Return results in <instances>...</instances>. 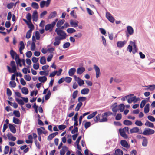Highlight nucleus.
Returning <instances> with one entry per match:
<instances>
[{"mask_svg": "<svg viewBox=\"0 0 155 155\" xmlns=\"http://www.w3.org/2000/svg\"><path fill=\"white\" fill-rule=\"evenodd\" d=\"M91 111H89L88 112H86L82 114V115L80 116L79 118V126L81 125L82 123V119L84 117L87 115H89L87 117V119L89 120L92 119L93 118L95 117L96 115L97 114L98 112L97 111H95L93 112L91 114H90Z\"/></svg>", "mask_w": 155, "mask_h": 155, "instance_id": "obj_1", "label": "nucleus"}, {"mask_svg": "<svg viewBox=\"0 0 155 155\" xmlns=\"http://www.w3.org/2000/svg\"><path fill=\"white\" fill-rule=\"evenodd\" d=\"M58 20V18H56L51 23H48L46 24L45 25V31H48L49 32H52Z\"/></svg>", "mask_w": 155, "mask_h": 155, "instance_id": "obj_2", "label": "nucleus"}, {"mask_svg": "<svg viewBox=\"0 0 155 155\" xmlns=\"http://www.w3.org/2000/svg\"><path fill=\"white\" fill-rule=\"evenodd\" d=\"M10 65L12 68V69L9 66H7V68L8 71L10 73H15L17 71L16 67L15 61H11Z\"/></svg>", "mask_w": 155, "mask_h": 155, "instance_id": "obj_3", "label": "nucleus"}, {"mask_svg": "<svg viewBox=\"0 0 155 155\" xmlns=\"http://www.w3.org/2000/svg\"><path fill=\"white\" fill-rule=\"evenodd\" d=\"M127 29L125 31L126 35V36L127 38V40L130 35H132L134 34V30L131 26L128 25L127 27Z\"/></svg>", "mask_w": 155, "mask_h": 155, "instance_id": "obj_4", "label": "nucleus"}, {"mask_svg": "<svg viewBox=\"0 0 155 155\" xmlns=\"http://www.w3.org/2000/svg\"><path fill=\"white\" fill-rule=\"evenodd\" d=\"M10 54L13 59L15 58V59L16 64H19L20 59L19 55L17 54L13 50H11L10 51Z\"/></svg>", "mask_w": 155, "mask_h": 155, "instance_id": "obj_5", "label": "nucleus"}, {"mask_svg": "<svg viewBox=\"0 0 155 155\" xmlns=\"http://www.w3.org/2000/svg\"><path fill=\"white\" fill-rule=\"evenodd\" d=\"M155 132L154 130L149 128H145L143 131V133L145 136H148L153 134Z\"/></svg>", "mask_w": 155, "mask_h": 155, "instance_id": "obj_6", "label": "nucleus"}, {"mask_svg": "<svg viewBox=\"0 0 155 155\" xmlns=\"http://www.w3.org/2000/svg\"><path fill=\"white\" fill-rule=\"evenodd\" d=\"M55 32L59 36H67L66 33L63 30L60 29L58 28H56Z\"/></svg>", "mask_w": 155, "mask_h": 155, "instance_id": "obj_7", "label": "nucleus"}, {"mask_svg": "<svg viewBox=\"0 0 155 155\" xmlns=\"http://www.w3.org/2000/svg\"><path fill=\"white\" fill-rule=\"evenodd\" d=\"M106 17L108 21L112 23L115 21V19L112 15L109 12H107L106 14Z\"/></svg>", "mask_w": 155, "mask_h": 155, "instance_id": "obj_8", "label": "nucleus"}, {"mask_svg": "<svg viewBox=\"0 0 155 155\" xmlns=\"http://www.w3.org/2000/svg\"><path fill=\"white\" fill-rule=\"evenodd\" d=\"M81 66L79 67L77 69V73L78 74L81 75L85 71V68L83 67V64L81 63L80 64Z\"/></svg>", "mask_w": 155, "mask_h": 155, "instance_id": "obj_9", "label": "nucleus"}, {"mask_svg": "<svg viewBox=\"0 0 155 155\" xmlns=\"http://www.w3.org/2000/svg\"><path fill=\"white\" fill-rule=\"evenodd\" d=\"M93 66L96 72V77L97 78L100 77L101 74L100 69L99 67L96 64H94Z\"/></svg>", "mask_w": 155, "mask_h": 155, "instance_id": "obj_10", "label": "nucleus"}, {"mask_svg": "<svg viewBox=\"0 0 155 155\" xmlns=\"http://www.w3.org/2000/svg\"><path fill=\"white\" fill-rule=\"evenodd\" d=\"M50 3V2H47V0H41L40 3V7L41 8H43L45 6L46 7H48L49 6Z\"/></svg>", "mask_w": 155, "mask_h": 155, "instance_id": "obj_11", "label": "nucleus"}, {"mask_svg": "<svg viewBox=\"0 0 155 155\" xmlns=\"http://www.w3.org/2000/svg\"><path fill=\"white\" fill-rule=\"evenodd\" d=\"M78 21L76 20L71 19L70 20V25L72 27L76 28L78 26Z\"/></svg>", "mask_w": 155, "mask_h": 155, "instance_id": "obj_12", "label": "nucleus"}, {"mask_svg": "<svg viewBox=\"0 0 155 155\" xmlns=\"http://www.w3.org/2000/svg\"><path fill=\"white\" fill-rule=\"evenodd\" d=\"M120 143L122 147L126 148L127 149L129 148L130 147V145L125 140H121L120 142Z\"/></svg>", "mask_w": 155, "mask_h": 155, "instance_id": "obj_13", "label": "nucleus"}, {"mask_svg": "<svg viewBox=\"0 0 155 155\" xmlns=\"http://www.w3.org/2000/svg\"><path fill=\"white\" fill-rule=\"evenodd\" d=\"M93 124L94 123L92 124V125H93ZM91 125V122L87 121L86 120H84L82 122V126H84L86 129H88Z\"/></svg>", "mask_w": 155, "mask_h": 155, "instance_id": "obj_14", "label": "nucleus"}, {"mask_svg": "<svg viewBox=\"0 0 155 155\" xmlns=\"http://www.w3.org/2000/svg\"><path fill=\"white\" fill-rule=\"evenodd\" d=\"M127 40L123 41H118L117 43V47L119 48L123 47L127 43Z\"/></svg>", "mask_w": 155, "mask_h": 155, "instance_id": "obj_15", "label": "nucleus"}, {"mask_svg": "<svg viewBox=\"0 0 155 155\" xmlns=\"http://www.w3.org/2000/svg\"><path fill=\"white\" fill-rule=\"evenodd\" d=\"M68 149V148L66 145L63 146L60 151V155H64Z\"/></svg>", "mask_w": 155, "mask_h": 155, "instance_id": "obj_16", "label": "nucleus"}, {"mask_svg": "<svg viewBox=\"0 0 155 155\" xmlns=\"http://www.w3.org/2000/svg\"><path fill=\"white\" fill-rule=\"evenodd\" d=\"M114 155H123L124 152L120 149L117 148L114 150Z\"/></svg>", "mask_w": 155, "mask_h": 155, "instance_id": "obj_17", "label": "nucleus"}, {"mask_svg": "<svg viewBox=\"0 0 155 155\" xmlns=\"http://www.w3.org/2000/svg\"><path fill=\"white\" fill-rule=\"evenodd\" d=\"M145 125L151 128H155V127L154 125V124L150 122L148 120H147L145 124Z\"/></svg>", "mask_w": 155, "mask_h": 155, "instance_id": "obj_18", "label": "nucleus"}, {"mask_svg": "<svg viewBox=\"0 0 155 155\" xmlns=\"http://www.w3.org/2000/svg\"><path fill=\"white\" fill-rule=\"evenodd\" d=\"M33 21H37L38 20V13L36 10H35L32 14Z\"/></svg>", "mask_w": 155, "mask_h": 155, "instance_id": "obj_19", "label": "nucleus"}, {"mask_svg": "<svg viewBox=\"0 0 155 155\" xmlns=\"http://www.w3.org/2000/svg\"><path fill=\"white\" fill-rule=\"evenodd\" d=\"M140 130L139 128L137 127H136L132 128L130 129V132L131 134L133 133H139Z\"/></svg>", "mask_w": 155, "mask_h": 155, "instance_id": "obj_20", "label": "nucleus"}, {"mask_svg": "<svg viewBox=\"0 0 155 155\" xmlns=\"http://www.w3.org/2000/svg\"><path fill=\"white\" fill-rule=\"evenodd\" d=\"M76 71V68H70L68 71V74L70 76H73Z\"/></svg>", "mask_w": 155, "mask_h": 155, "instance_id": "obj_21", "label": "nucleus"}, {"mask_svg": "<svg viewBox=\"0 0 155 155\" xmlns=\"http://www.w3.org/2000/svg\"><path fill=\"white\" fill-rule=\"evenodd\" d=\"M104 114V113L102 114L101 116L102 118L100 120V122H104L107 121L108 120V117L106 116Z\"/></svg>", "mask_w": 155, "mask_h": 155, "instance_id": "obj_22", "label": "nucleus"}, {"mask_svg": "<svg viewBox=\"0 0 155 155\" xmlns=\"http://www.w3.org/2000/svg\"><path fill=\"white\" fill-rule=\"evenodd\" d=\"M131 45H132V47H133V50L136 51L137 52V51L138 50V48H137V46L136 45V43L135 42H133L131 41L130 42V44Z\"/></svg>", "mask_w": 155, "mask_h": 155, "instance_id": "obj_23", "label": "nucleus"}, {"mask_svg": "<svg viewBox=\"0 0 155 155\" xmlns=\"http://www.w3.org/2000/svg\"><path fill=\"white\" fill-rule=\"evenodd\" d=\"M117 107L118 110L121 112H123L125 108V105L123 103H121L120 104L118 105Z\"/></svg>", "mask_w": 155, "mask_h": 155, "instance_id": "obj_24", "label": "nucleus"}, {"mask_svg": "<svg viewBox=\"0 0 155 155\" xmlns=\"http://www.w3.org/2000/svg\"><path fill=\"white\" fill-rule=\"evenodd\" d=\"M90 91V90L88 88L82 89L81 91V94L82 95H86L88 94Z\"/></svg>", "mask_w": 155, "mask_h": 155, "instance_id": "obj_25", "label": "nucleus"}, {"mask_svg": "<svg viewBox=\"0 0 155 155\" xmlns=\"http://www.w3.org/2000/svg\"><path fill=\"white\" fill-rule=\"evenodd\" d=\"M133 49V47L132 45H129L127 48V50L129 52L131 53L132 52V53L133 54H135V53L136 52H137L136 51H134V50H132Z\"/></svg>", "mask_w": 155, "mask_h": 155, "instance_id": "obj_26", "label": "nucleus"}, {"mask_svg": "<svg viewBox=\"0 0 155 155\" xmlns=\"http://www.w3.org/2000/svg\"><path fill=\"white\" fill-rule=\"evenodd\" d=\"M65 21L64 19H60L58 20L57 22L56 26L57 28H59L65 22Z\"/></svg>", "mask_w": 155, "mask_h": 155, "instance_id": "obj_27", "label": "nucleus"}, {"mask_svg": "<svg viewBox=\"0 0 155 155\" xmlns=\"http://www.w3.org/2000/svg\"><path fill=\"white\" fill-rule=\"evenodd\" d=\"M7 135L9 140L15 141L16 140V137L13 136L10 133H8Z\"/></svg>", "mask_w": 155, "mask_h": 155, "instance_id": "obj_28", "label": "nucleus"}, {"mask_svg": "<svg viewBox=\"0 0 155 155\" xmlns=\"http://www.w3.org/2000/svg\"><path fill=\"white\" fill-rule=\"evenodd\" d=\"M129 128L128 127H124L123 128H120L119 129V132H127L128 134H129Z\"/></svg>", "mask_w": 155, "mask_h": 155, "instance_id": "obj_29", "label": "nucleus"}, {"mask_svg": "<svg viewBox=\"0 0 155 155\" xmlns=\"http://www.w3.org/2000/svg\"><path fill=\"white\" fill-rule=\"evenodd\" d=\"M40 62V64L42 65H44L46 64V59L45 56H42L41 57Z\"/></svg>", "mask_w": 155, "mask_h": 155, "instance_id": "obj_30", "label": "nucleus"}, {"mask_svg": "<svg viewBox=\"0 0 155 155\" xmlns=\"http://www.w3.org/2000/svg\"><path fill=\"white\" fill-rule=\"evenodd\" d=\"M57 15V12L54 11L51 12L50 15L48 16V18L50 19L55 17Z\"/></svg>", "mask_w": 155, "mask_h": 155, "instance_id": "obj_31", "label": "nucleus"}, {"mask_svg": "<svg viewBox=\"0 0 155 155\" xmlns=\"http://www.w3.org/2000/svg\"><path fill=\"white\" fill-rule=\"evenodd\" d=\"M123 124L125 125L130 126L132 124V122L131 120L127 119H125L123 121Z\"/></svg>", "mask_w": 155, "mask_h": 155, "instance_id": "obj_32", "label": "nucleus"}, {"mask_svg": "<svg viewBox=\"0 0 155 155\" xmlns=\"http://www.w3.org/2000/svg\"><path fill=\"white\" fill-rule=\"evenodd\" d=\"M8 125L11 131L13 133H15L16 132V130L15 127L11 124H9Z\"/></svg>", "mask_w": 155, "mask_h": 155, "instance_id": "obj_33", "label": "nucleus"}, {"mask_svg": "<svg viewBox=\"0 0 155 155\" xmlns=\"http://www.w3.org/2000/svg\"><path fill=\"white\" fill-rule=\"evenodd\" d=\"M87 99V97L84 96H80L78 98V101L81 104H83L82 102L84 101Z\"/></svg>", "mask_w": 155, "mask_h": 155, "instance_id": "obj_34", "label": "nucleus"}, {"mask_svg": "<svg viewBox=\"0 0 155 155\" xmlns=\"http://www.w3.org/2000/svg\"><path fill=\"white\" fill-rule=\"evenodd\" d=\"M47 80V78L45 76H39V82L44 83H45Z\"/></svg>", "mask_w": 155, "mask_h": 155, "instance_id": "obj_35", "label": "nucleus"}, {"mask_svg": "<svg viewBox=\"0 0 155 155\" xmlns=\"http://www.w3.org/2000/svg\"><path fill=\"white\" fill-rule=\"evenodd\" d=\"M78 94V91L76 90L72 93V95L71 94V97H72L74 100H75L77 97Z\"/></svg>", "mask_w": 155, "mask_h": 155, "instance_id": "obj_36", "label": "nucleus"}, {"mask_svg": "<svg viewBox=\"0 0 155 155\" xmlns=\"http://www.w3.org/2000/svg\"><path fill=\"white\" fill-rule=\"evenodd\" d=\"M77 82L80 86H81L84 84V81L81 79L79 77L78 78Z\"/></svg>", "mask_w": 155, "mask_h": 155, "instance_id": "obj_37", "label": "nucleus"}, {"mask_svg": "<svg viewBox=\"0 0 155 155\" xmlns=\"http://www.w3.org/2000/svg\"><path fill=\"white\" fill-rule=\"evenodd\" d=\"M66 37L62 36H56L55 38V41H60L61 40L65 39Z\"/></svg>", "mask_w": 155, "mask_h": 155, "instance_id": "obj_38", "label": "nucleus"}, {"mask_svg": "<svg viewBox=\"0 0 155 155\" xmlns=\"http://www.w3.org/2000/svg\"><path fill=\"white\" fill-rule=\"evenodd\" d=\"M117 107H114L111 108L112 109V111H113V113L114 114V116H115L116 115V113L119 110H118Z\"/></svg>", "mask_w": 155, "mask_h": 155, "instance_id": "obj_39", "label": "nucleus"}, {"mask_svg": "<svg viewBox=\"0 0 155 155\" xmlns=\"http://www.w3.org/2000/svg\"><path fill=\"white\" fill-rule=\"evenodd\" d=\"M148 140L146 137H145L143 139L142 142V145L143 147H146L147 146L148 143Z\"/></svg>", "mask_w": 155, "mask_h": 155, "instance_id": "obj_40", "label": "nucleus"}, {"mask_svg": "<svg viewBox=\"0 0 155 155\" xmlns=\"http://www.w3.org/2000/svg\"><path fill=\"white\" fill-rule=\"evenodd\" d=\"M118 133L120 134V135L124 139H127L128 138V135L126 134V133L122 132L119 131Z\"/></svg>", "mask_w": 155, "mask_h": 155, "instance_id": "obj_41", "label": "nucleus"}, {"mask_svg": "<svg viewBox=\"0 0 155 155\" xmlns=\"http://www.w3.org/2000/svg\"><path fill=\"white\" fill-rule=\"evenodd\" d=\"M115 116V119L117 120H120L122 118V115L120 113L116 114V115Z\"/></svg>", "mask_w": 155, "mask_h": 155, "instance_id": "obj_42", "label": "nucleus"}, {"mask_svg": "<svg viewBox=\"0 0 155 155\" xmlns=\"http://www.w3.org/2000/svg\"><path fill=\"white\" fill-rule=\"evenodd\" d=\"M66 31L68 34H71L75 32L76 30L74 28H69L67 29Z\"/></svg>", "mask_w": 155, "mask_h": 155, "instance_id": "obj_43", "label": "nucleus"}, {"mask_svg": "<svg viewBox=\"0 0 155 155\" xmlns=\"http://www.w3.org/2000/svg\"><path fill=\"white\" fill-rule=\"evenodd\" d=\"M71 45V44L69 42H64L63 45V47L64 49H66L69 47Z\"/></svg>", "mask_w": 155, "mask_h": 155, "instance_id": "obj_44", "label": "nucleus"}, {"mask_svg": "<svg viewBox=\"0 0 155 155\" xmlns=\"http://www.w3.org/2000/svg\"><path fill=\"white\" fill-rule=\"evenodd\" d=\"M83 104H81L80 103H78L77 105L75 110L76 111L78 112L80 109L81 107L82 106Z\"/></svg>", "mask_w": 155, "mask_h": 155, "instance_id": "obj_45", "label": "nucleus"}, {"mask_svg": "<svg viewBox=\"0 0 155 155\" xmlns=\"http://www.w3.org/2000/svg\"><path fill=\"white\" fill-rule=\"evenodd\" d=\"M21 92L23 94H27L28 93V90L27 88L24 87L21 89Z\"/></svg>", "mask_w": 155, "mask_h": 155, "instance_id": "obj_46", "label": "nucleus"}, {"mask_svg": "<svg viewBox=\"0 0 155 155\" xmlns=\"http://www.w3.org/2000/svg\"><path fill=\"white\" fill-rule=\"evenodd\" d=\"M48 52L50 54H54L53 51H55V48L53 47H51L50 48H48Z\"/></svg>", "mask_w": 155, "mask_h": 155, "instance_id": "obj_47", "label": "nucleus"}, {"mask_svg": "<svg viewBox=\"0 0 155 155\" xmlns=\"http://www.w3.org/2000/svg\"><path fill=\"white\" fill-rule=\"evenodd\" d=\"M135 124L138 126H141L143 125V123L141 120H137L135 122Z\"/></svg>", "mask_w": 155, "mask_h": 155, "instance_id": "obj_48", "label": "nucleus"}, {"mask_svg": "<svg viewBox=\"0 0 155 155\" xmlns=\"http://www.w3.org/2000/svg\"><path fill=\"white\" fill-rule=\"evenodd\" d=\"M15 100L21 106L24 104V103L22 100L18 98H16Z\"/></svg>", "mask_w": 155, "mask_h": 155, "instance_id": "obj_49", "label": "nucleus"}, {"mask_svg": "<svg viewBox=\"0 0 155 155\" xmlns=\"http://www.w3.org/2000/svg\"><path fill=\"white\" fill-rule=\"evenodd\" d=\"M58 129L59 130H62L64 129L67 127V126L64 124L58 126Z\"/></svg>", "mask_w": 155, "mask_h": 155, "instance_id": "obj_50", "label": "nucleus"}, {"mask_svg": "<svg viewBox=\"0 0 155 155\" xmlns=\"http://www.w3.org/2000/svg\"><path fill=\"white\" fill-rule=\"evenodd\" d=\"M27 25H28V28L30 29L29 30H31V31L34 29V26L31 21L29 22Z\"/></svg>", "mask_w": 155, "mask_h": 155, "instance_id": "obj_51", "label": "nucleus"}, {"mask_svg": "<svg viewBox=\"0 0 155 155\" xmlns=\"http://www.w3.org/2000/svg\"><path fill=\"white\" fill-rule=\"evenodd\" d=\"M148 119L150 121L152 122H155V118L153 116L149 115L147 117Z\"/></svg>", "mask_w": 155, "mask_h": 155, "instance_id": "obj_52", "label": "nucleus"}, {"mask_svg": "<svg viewBox=\"0 0 155 155\" xmlns=\"http://www.w3.org/2000/svg\"><path fill=\"white\" fill-rule=\"evenodd\" d=\"M13 122L16 124H18L20 123V120L18 118L14 117L13 118Z\"/></svg>", "mask_w": 155, "mask_h": 155, "instance_id": "obj_53", "label": "nucleus"}, {"mask_svg": "<svg viewBox=\"0 0 155 155\" xmlns=\"http://www.w3.org/2000/svg\"><path fill=\"white\" fill-rule=\"evenodd\" d=\"M145 87H149L150 90V91H153L155 89V84H153L148 86H145Z\"/></svg>", "mask_w": 155, "mask_h": 155, "instance_id": "obj_54", "label": "nucleus"}, {"mask_svg": "<svg viewBox=\"0 0 155 155\" xmlns=\"http://www.w3.org/2000/svg\"><path fill=\"white\" fill-rule=\"evenodd\" d=\"M99 30L101 33L105 36L106 35V30L103 28H100Z\"/></svg>", "mask_w": 155, "mask_h": 155, "instance_id": "obj_55", "label": "nucleus"}, {"mask_svg": "<svg viewBox=\"0 0 155 155\" xmlns=\"http://www.w3.org/2000/svg\"><path fill=\"white\" fill-rule=\"evenodd\" d=\"M31 33L32 31H31V30H29L27 31L26 35V37L27 39H28L31 37Z\"/></svg>", "mask_w": 155, "mask_h": 155, "instance_id": "obj_56", "label": "nucleus"}, {"mask_svg": "<svg viewBox=\"0 0 155 155\" xmlns=\"http://www.w3.org/2000/svg\"><path fill=\"white\" fill-rule=\"evenodd\" d=\"M64 78L65 79V81L67 83H70L72 80V78L68 76H66Z\"/></svg>", "mask_w": 155, "mask_h": 155, "instance_id": "obj_57", "label": "nucleus"}, {"mask_svg": "<svg viewBox=\"0 0 155 155\" xmlns=\"http://www.w3.org/2000/svg\"><path fill=\"white\" fill-rule=\"evenodd\" d=\"M54 55L53 54H50V55L48 56L47 58V61L48 62H49L51 61Z\"/></svg>", "mask_w": 155, "mask_h": 155, "instance_id": "obj_58", "label": "nucleus"}, {"mask_svg": "<svg viewBox=\"0 0 155 155\" xmlns=\"http://www.w3.org/2000/svg\"><path fill=\"white\" fill-rule=\"evenodd\" d=\"M57 72V70H54V71L51 72L49 75V77L50 78H52L54 77L56 74V72Z\"/></svg>", "mask_w": 155, "mask_h": 155, "instance_id": "obj_59", "label": "nucleus"}, {"mask_svg": "<svg viewBox=\"0 0 155 155\" xmlns=\"http://www.w3.org/2000/svg\"><path fill=\"white\" fill-rule=\"evenodd\" d=\"M13 114L17 117H19L20 116V114L18 110H15L13 111Z\"/></svg>", "mask_w": 155, "mask_h": 155, "instance_id": "obj_60", "label": "nucleus"}, {"mask_svg": "<svg viewBox=\"0 0 155 155\" xmlns=\"http://www.w3.org/2000/svg\"><path fill=\"white\" fill-rule=\"evenodd\" d=\"M75 10H73L71 11L70 13V15L74 18H77V16L76 14L74 13Z\"/></svg>", "mask_w": 155, "mask_h": 155, "instance_id": "obj_61", "label": "nucleus"}, {"mask_svg": "<svg viewBox=\"0 0 155 155\" xmlns=\"http://www.w3.org/2000/svg\"><path fill=\"white\" fill-rule=\"evenodd\" d=\"M32 7L34 8L37 9L38 8V3L33 2L31 4Z\"/></svg>", "mask_w": 155, "mask_h": 155, "instance_id": "obj_62", "label": "nucleus"}, {"mask_svg": "<svg viewBox=\"0 0 155 155\" xmlns=\"http://www.w3.org/2000/svg\"><path fill=\"white\" fill-rule=\"evenodd\" d=\"M9 148L8 146H5L4 151V153L5 154H6L8 153L9 150Z\"/></svg>", "mask_w": 155, "mask_h": 155, "instance_id": "obj_63", "label": "nucleus"}, {"mask_svg": "<svg viewBox=\"0 0 155 155\" xmlns=\"http://www.w3.org/2000/svg\"><path fill=\"white\" fill-rule=\"evenodd\" d=\"M86 10L87 13L89 15H92L94 14V12L92 10H91L89 8H87Z\"/></svg>", "mask_w": 155, "mask_h": 155, "instance_id": "obj_64", "label": "nucleus"}]
</instances>
